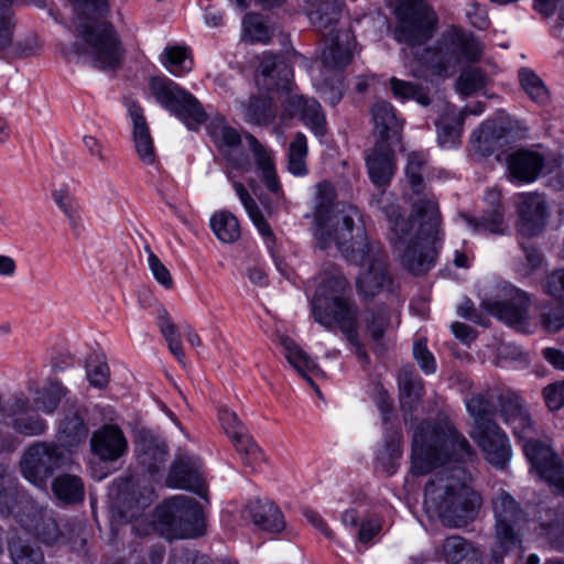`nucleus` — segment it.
<instances>
[{"label": "nucleus", "mask_w": 564, "mask_h": 564, "mask_svg": "<svg viewBox=\"0 0 564 564\" xmlns=\"http://www.w3.org/2000/svg\"><path fill=\"white\" fill-rule=\"evenodd\" d=\"M481 53V44L471 34L452 30L442 35L429 62L440 73H447L462 63L477 62Z\"/></svg>", "instance_id": "4468645a"}, {"label": "nucleus", "mask_w": 564, "mask_h": 564, "mask_svg": "<svg viewBox=\"0 0 564 564\" xmlns=\"http://www.w3.org/2000/svg\"><path fill=\"white\" fill-rule=\"evenodd\" d=\"M15 494V479L4 464H0V512L12 513Z\"/></svg>", "instance_id": "6e6d98bb"}, {"label": "nucleus", "mask_w": 564, "mask_h": 564, "mask_svg": "<svg viewBox=\"0 0 564 564\" xmlns=\"http://www.w3.org/2000/svg\"><path fill=\"white\" fill-rule=\"evenodd\" d=\"M398 383L401 408L405 413L412 412L423 397V380L412 368L403 367L398 375Z\"/></svg>", "instance_id": "e433bc0d"}, {"label": "nucleus", "mask_w": 564, "mask_h": 564, "mask_svg": "<svg viewBox=\"0 0 564 564\" xmlns=\"http://www.w3.org/2000/svg\"><path fill=\"white\" fill-rule=\"evenodd\" d=\"M89 434L88 426L79 411L66 413L61 420L56 437L61 447L69 449L85 444Z\"/></svg>", "instance_id": "f704fd0d"}, {"label": "nucleus", "mask_w": 564, "mask_h": 564, "mask_svg": "<svg viewBox=\"0 0 564 564\" xmlns=\"http://www.w3.org/2000/svg\"><path fill=\"white\" fill-rule=\"evenodd\" d=\"M338 239L336 248L347 261L367 267L357 278V289L362 296H375L390 283L386 256L379 243L369 240L365 226H358L355 236L345 229Z\"/></svg>", "instance_id": "0eeeda50"}, {"label": "nucleus", "mask_w": 564, "mask_h": 564, "mask_svg": "<svg viewBox=\"0 0 564 564\" xmlns=\"http://www.w3.org/2000/svg\"><path fill=\"white\" fill-rule=\"evenodd\" d=\"M162 65L174 76H181L191 72L193 61L187 56V51L182 46L166 47L161 55Z\"/></svg>", "instance_id": "de8ad7c7"}, {"label": "nucleus", "mask_w": 564, "mask_h": 564, "mask_svg": "<svg viewBox=\"0 0 564 564\" xmlns=\"http://www.w3.org/2000/svg\"><path fill=\"white\" fill-rule=\"evenodd\" d=\"M326 46L322 62L328 69H341L352 59L354 37L349 31H337L335 35L324 36Z\"/></svg>", "instance_id": "c85d7f7f"}, {"label": "nucleus", "mask_w": 564, "mask_h": 564, "mask_svg": "<svg viewBox=\"0 0 564 564\" xmlns=\"http://www.w3.org/2000/svg\"><path fill=\"white\" fill-rule=\"evenodd\" d=\"M128 111L133 123L132 142L138 159L142 164L153 166L158 162V155L143 110L140 105L131 101L128 104Z\"/></svg>", "instance_id": "5701e85b"}, {"label": "nucleus", "mask_w": 564, "mask_h": 564, "mask_svg": "<svg viewBox=\"0 0 564 564\" xmlns=\"http://www.w3.org/2000/svg\"><path fill=\"white\" fill-rule=\"evenodd\" d=\"M467 117V111L456 112L448 109L436 122L438 142L442 147H453L459 142L463 130V123Z\"/></svg>", "instance_id": "37998d69"}, {"label": "nucleus", "mask_w": 564, "mask_h": 564, "mask_svg": "<svg viewBox=\"0 0 564 564\" xmlns=\"http://www.w3.org/2000/svg\"><path fill=\"white\" fill-rule=\"evenodd\" d=\"M35 386V382H29L28 384L29 391L34 394L33 406L45 414H53L68 392L62 382L51 378L45 381L42 388Z\"/></svg>", "instance_id": "72a5a7b5"}, {"label": "nucleus", "mask_w": 564, "mask_h": 564, "mask_svg": "<svg viewBox=\"0 0 564 564\" xmlns=\"http://www.w3.org/2000/svg\"><path fill=\"white\" fill-rule=\"evenodd\" d=\"M200 467V460L195 456H177L167 474L166 485L171 488L192 491L206 499L207 490Z\"/></svg>", "instance_id": "a211bd4d"}, {"label": "nucleus", "mask_w": 564, "mask_h": 564, "mask_svg": "<svg viewBox=\"0 0 564 564\" xmlns=\"http://www.w3.org/2000/svg\"><path fill=\"white\" fill-rule=\"evenodd\" d=\"M480 506L481 497L468 486L467 474L459 466L438 470L425 486V511L446 527L465 525Z\"/></svg>", "instance_id": "7ed1b4c3"}, {"label": "nucleus", "mask_w": 564, "mask_h": 564, "mask_svg": "<svg viewBox=\"0 0 564 564\" xmlns=\"http://www.w3.org/2000/svg\"><path fill=\"white\" fill-rule=\"evenodd\" d=\"M207 132L219 151L226 155L232 169L243 170L248 165L246 156H231V153L241 144V135L237 129L227 123L224 117L212 118L207 124Z\"/></svg>", "instance_id": "4be33fe9"}, {"label": "nucleus", "mask_w": 564, "mask_h": 564, "mask_svg": "<svg viewBox=\"0 0 564 564\" xmlns=\"http://www.w3.org/2000/svg\"><path fill=\"white\" fill-rule=\"evenodd\" d=\"M505 129L496 121H486L471 134V142L478 151L490 154L503 138Z\"/></svg>", "instance_id": "49530a36"}, {"label": "nucleus", "mask_w": 564, "mask_h": 564, "mask_svg": "<svg viewBox=\"0 0 564 564\" xmlns=\"http://www.w3.org/2000/svg\"><path fill=\"white\" fill-rule=\"evenodd\" d=\"M496 398V393L491 390L477 392L466 398V409L473 419L470 430H480L489 426V424L497 423L494 420L497 412V405L495 403Z\"/></svg>", "instance_id": "2f4dec72"}, {"label": "nucleus", "mask_w": 564, "mask_h": 564, "mask_svg": "<svg viewBox=\"0 0 564 564\" xmlns=\"http://www.w3.org/2000/svg\"><path fill=\"white\" fill-rule=\"evenodd\" d=\"M138 462L150 474L158 473L165 464L167 448L165 443L150 431H140L135 442Z\"/></svg>", "instance_id": "a878e982"}, {"label": "nucleus", "mask_w": 564, "mask_h": 564, "mask_svg": "<svg viewBox=\"0 0 564 564\" xmlns=\"http://www.w3.org/2000/svg\"><path fill=\"white\" fill-rule=\"evenodd\" d=\"M498 399L500 415L514 436L523 442V453L532 469L564 497V467L550 446L533 438L534 424L521 399L511 392L500 394Z\"/></svg>", "instance_id": "423d86ee"}, {"label": "nucleus", "mask_w": 564, "mask_h": 564, "mask_svg": "<svg viewBox=\"0 0 564 564\" xmlns=\"http://www.w3.org/2000/svg\"><path fill=\"white\" fill-rule=\"evenodd\" d=\"M52 197L55 204L59 207V209L68 219L70 228L78 229L80 226L82 218L79 215L78 205L72 197L69 192L65 188L55 189L52 193Z\"/></svg>", "instance_id": "5fc2aeb1"}, {"label": "nucleus", "mask_w": 564, "mask_h": 564, "mask_svg": "<svg viewBox=\"0 0 564 564\" xmlns=\"http://www.w3.org/2000/svg\"><path fill=\"white\" fill-rule=\"evenodd\" d=\"M375 123L376 142L394 143L400 141L402 122L397 118L394 108L384 100L377 101L371 108Z\"/></svg>", "instance_id": "c756f323"}, {"label": "nucleus", "mask_w": 564, "mask_h": 564, "mask_svg": "<svg viewBox=\"0 0 564 564\" xmlns=\"http://www.w3.org/2000/svg\"><path fill=\"white\" fill-rule=\"evenodd\" d=\"M397 17L399 25L394 37L398 42L415 46L433 36L437 18L424 0H403L397 8Z\"/></svg>", "instance_id": "ddd939ff"}, {"label": "nucleus", "mask_w": 564, "mask_h": 564, "mask_svg": "<svg viewBox=\"0 0 564 564\" xmlns=\"http://www.w3.org/2000/svg\"><path fill=\"white\" fill-rule=\"evenodd\" d=\"M87 379L96 388H104L109 382V367L104 361H93L87 365Z\"/></svg>", "instance_id": "69168bd1"}, {"label": "nucleus", "mask_w": 564, "mask_h": 564, "mask_svg": "<svg viewBox=\"0 0 564 564\" xmlns=\"http://www.w3.org/2000/svg\"><path fill=\"white\" fill-rule=\"evenodd\" d=\"M293 69L291 64L281 55L264 53L259 66L258 84L267 90L281 91L282 102L289 117H302L310 99L293 94Z\"/></svg>", "instance_id": "9b49d317"}, {"label": "nucleus", "mask_w": 564, "mask_h": 564, "mask_svg": "<svg viewBox=\"0 0 564 564\" xmlns=\"http://www.w3.org/2000/svg\"><path fill=\"white\" fill-rule=\"evenodd\" d=\"M335 187L323 181L315 187L314 237L321 249H327L333 243L337 247L340 234L347 229L351 236L357 235V227L364 226L360 212L348 204H336Z\"/></svg>", "instance_id": "6e6552de"}, {"label": "nucleus", "mask_w": 564, "mask_h": 564, "mask_svg": "<svg viewBox=\"0 0 564 564\" xmlns=\"http://www.w3.org/2000/svg\"><path fill=\"white\" fill-rule=\"evenodd\" d=\"M544 167H546L544 156L533 150L520 149L507 159L509 177L521 183L535 181Z\"/></svg>", "instance_id": "b1692460"}, {"label": "nucleus", "mask_w": 564, "mask_h": 564, "mask_svg": "<svg viewBox=\"0 0 564 564\" xmlns=\"http://www.w3.org/2000/svg\"><path fill=\"white\" fill-rule=\"evenodd\" d=\"M391 91L400 100L415 99L420 105L427 106L430 98L421 87L405 80L392 77L390 79Z\"/></svg>", "instance_id": "4d7b16f0"}, {"label": "nucleus", "mask_w": 564, "mask_h": 564, "mask_svg": "<svg viewBox=\"0 0 564 564\" xmlns=\"http://www.w3.org/2000/svg\"><path fill=\"white\" fill-rule=\"evenodd\" d=\"M442 560L446 564H481L479 551L460 535H452L444 540Z\"/></svg>", "instance_id": "c9c22d12"}, {"label": "nucleus", "mask_w": 564, "mask_h": 564, "mask_svg": "<svg viewBox=\"0 0 564 564\" xmlns=\"http://www.w3.org/2000/svg\"><path fill=\"white\" fill-rule=\"evenodd\" d=\"M155 522L169 539H191L204 534L205 522L197 500L185 495L165 499L155 509Z\"/></svg>", "instance_id": "1a4fd4ad"}, {"label": "nucleus", "mask_w": 564, "mask_h": 564, "mask_svg": "<svg viewBox=\"0 0 564 564\" xmlns=\"http://www.w3.org/2000/svg\"><path fill=\"white\" fill-rule=\"evenodd\" d=\"M248 122L257 124H269L274 119V112L268 100L251 98L245 112Z\"/></svg>", "instance_id": "13d9d810"}, {"label": "nucleus", "mask_w": 564, "mask_h": 564, "mask_svg": "<svg viewBox=\"0 0 564 564\" xmlns=\"http://www.w3.org/2000/svg\"><path fill=\"white\" fill-rule=\"evenodd\" d=\"M228 178L232 183V187L239 197L242 206L245 207L249 218L253 223V225L259 230L260 235L267 239L273 238V232L270 227V225L264 219L262 212L260 207L258 206L257 202L253 199V197L249 194L245 185L238 181L234 180V175L230 171L227 172Z\"/></svg>", "instance_id": "79ce46f5"}, {"label": "nucleus", "mask_w": 564, "mask_h": 564, "mask_svg": "<svg viewBox=\"0 0 564 564\" xmlns=\"http://www.w3.org/2000/svg\"><path fill=\"white\" fill-rule=\"evenodd\" d=\"M246 141L254 155L256 164L261 172L267 188L272 193H279L281 186L276 178L271 154L252 134H246Z\"/></svg>", "instance_id": "ea45409f"}, {"label": "nucleus", "mask_w": 564, "mask_h": 564, "mask_svg": "<svg viewBox=\"0 0 564 564\" xmlns=\"http://www.w3.org/2000/svg\"><path fill=\"white\" fill-rule=\"evenodd\" d=\"M426 154L423 152H411L408 154V162L405 166V175L410 183L412 196L410 197L411 205L424 197H429L435 202L432 194L424 193L423 172L426 164Z\"/></svg>", "instance_id": "a19ab883"}, {"label": "nucleus", "mask_w": 564, "mask_h": 564, "mask_svg": "<svg viewBox=\"0 0 564 564\" xmlns=\"http://www.w3.org/2000/svg\"><path fill=\"white\" fill-rule=\"evenodd\" d=\"M52 491L64 503H77L85 497L83 480L75 475L62 474L52 481Z\"/></svg>", "instance_id": "c03bdc74"}, {"label": "nucleus", "mask_w": 564, "mask_h": 564, "mask_svg": "<svg viewBox=\"0 0 564 564\" xmlns=\"http://www.w3.org/2000/svg\"><path fill=\"white\" fill-rule=\"evenodd\" d=\"M311 312L315 322L327 330L338 327L356 348L358 358L368 362L358 335L359 310L350 296L349 282L337 269L318 275Z\"/></svg>", "instance_id": "f03ea898"}, {"label": "nucleus", "mask_w": 564, "mask_h": 564, "mask_svg": "<svg viewBox=\"0 0 564 564\" xmlns=\"http://www.w3.org/2000/svg\"><path fill=\"white\" fill-rule=\"evenodd\" d=\"M144 252L148 256V267L155 281L159 284H161L164 289L171 290L174 285V281L169 269L160 260V258L152 251L149 245L144 246Z\"/></svg>", "instance_id": "052dcab7"}, {"label": "nucleus", "mask_w": 564, "mask_h": 564, "mask_svg": "<svg viewBox=\"0 0 564 564\" xmlns=\"http://www.w3.org/2000/svg\"><path fill=\"white\" fill-rule=\"evenodd\" d=\"M546 406L551 411H558L564 406V380L546 386L543 389Z\"/></svg>", "instance_id": "338daca9"}, {"label": "nucleus", "mask_w": 564, "mask_h": 564, "mask_svg": "<svg viewBox=\"0 0 564 564\" xmlns=\"http://www.w3.org/2000/svg\"><path fill=\"white\" fill-rule=\"evenodd\" d=\"M65 451L53 442H35L22 455L20 468L23 477L36 487H43L53 473L66 465Z\"/></svg>", "instance_id": "2eb2a0df"}, {"label": "nucleus", "mask_w": 564, "mask_h": 564, "mask_svg": "<svg viewBox=\"0 0 564 564\" xmlns=\"http://www.w3.org/2000/svg\"><path fill=\"white\" fill-rule=\"evenodd\" d=\"M484 308L506 324H519L527 317L528 301L525 295L516 290L511 297L505 301L486 300L482 302Z\"/></svg>", "instance_id": "7c9ffc66"}, {"label": "nucleus", "mask_w": 564, "mask_h": 564, "mask_svg": "<svg viewBox=\"0 0 564 564\" xmlns=\"http://www.w3.org/2000/svg\"><path fill=\"white\" fill-rule=\"evenodd\" d=\"M495 517V544L491 562L501 564L505 556L522 546L521 530L525 514L516 499L506 490H499L492 498Z\"/></svg>", "instance_id": "9d476101"}, {"label": "nucleus", "mask_w": 564, "mask_h": 564, "mask_svg": "<svg viewBox=\"0 0 564 564\" xmlns=\"http://www.w3.org/2000/svg\"><path fill=\"white\" fill-rule=\"evenodd\" d=\"M19 524L45 544H54L61 536L52 513L32 501H24L17 513Z\"/></svg>", "instance_id": "f3484780"}, {"label": "nucleus", "mask_w": 564, "mask_h": 564, "mask_svg": "<svg viewBox=\"0 0 564 564\" xmlns=\"http://www.w3.org/2000/svg\"><path fill=\"white\" fill-rule=\"evenodd\" d=\"M9 553L13 564H43L44 555L39 546L20 539L9 544Z\"/></svg>", "instance_id": "603ef678"}, {"label": "nucleus", "mask_w": 564, "mask_h": 564, "mask_svg": "<svg viewBox=\"0 0 564 564\" xmlns=\"http://www.w3.org/2000/svg\"><path fill=\"white\" fill-rule=\"evenodd\" d=\"M149 88L155 100L176 115L188 129L196 130L206 121L207 115L200 102L188 91L165 76H154Z\"/></svg>", "instance_id": "f8f14e48"}, {"label": "nucleus", "mask_w": 564, "mask_h": 564, "mask_svg": "<svg viewBox=\"0 0 564 564\" xmlns=\"http://www.w3.org/2000/svg\"><path fill=\"white\" fill-rule=\"evenodd\" d=\"M307 142L302 132H297L289 147L288 169L294 175H304L306 169Z\"/></svg>", "instance_id": "09e8293b"}, {"label": "nucleus", "mask_w": 564, "mask_h": 564, "mask_svg": "<svg viewBox=\"0 0 564 564\" xmlns=\"http://www.w3.org/2000/svg\"><path fill=\"white\" fill-rule=\"evenodd\" d=\"M469 436L490 465L498 469L506 468L512 457V448L508 435L498 423L480 430H470Z\"/></svg>", "instance_id": "dca6fc26"}, {"label": "nucleus", "mask_w": 564, "mask_h": 564, "mask_svg": "<svg viewBox=\"0 0 564 564\" xmlns=\"http://www.w3.org/2000/svg\"><path fill=\"white\" fill-rule=\"evenodd\" d=\"M68 1L73 12L72 22L84 42L85 53L96 67L116 68L123 51L113 26L107 22L110 11L108 0Z\"/></svg>", "instance_id": "20e7f679"}, {"label": "nucleus", "mask_w": 564, "mask_h": 564, "mask_svg": "<svg viewBox=\"0 0 564 564\" xmlns=\"http://www.w3.org/2000/svg\"><path fill=\"white\" fill-rule=\"evenodd\" d=\"M341 15V6L337 0H319L308 13L312 24L323 36L335 35V25Z\"/></svg>", "instance_id": "4c0bfd02"}, {"label": "nucleus", "mask_w": 564, "mask_h": 564, "mask_svg": "<svg viewBox=\"0 0 564 564\" xmlns=\"http://www.w3.org/2000/svg\"><path fill=\"white\" fill-rule=\"evenodd\" d=\"M389 326V316L386 310L369 311L366 316V330L376 344H380Z\"/></svg>", "instance_id": "680f3d73"}, {"label": "nucleus", "mask_w": 564, "mask_h": 564, "mask_svg": "<svg viewBox=\"0 0 564 564\" xmlns=\"http://www.w3.org/2000/svg\"><path fill=\"white\" fill-rule=\"evenodd\" d=\"M243 37L253 42H267L269 40V31L264 25L261 17L256 13H247L242 20Z\"/></svg>", "instance_id": "bf43d9fd"}, {"label": "nucleus", "mask_w": 564, "mask_h": 564, "mask_svg": "<svg viewBox=\"0 0 564 564\" xmlns=\"http://www.w3.org/2000/svg\"><path fill=\"white\" fill-rule=\"evenodd\" d=\"M32 400L24 393L14 394L6 408L7 416L11 417L12 429L26 436H39L47 430V423L34 411Z\"/></svg>", "instance_id": "6ab92c4d"}, {"label": "nucleus", "mask_w": 564, "mask_h": 564, "mask_svg": "<svg viewBox=\"0 0 564 564\" xmlns=\"http://www.w3.org/2000/svg\"><path fill=\"white\" fill-rule=\"evenodd\" d=\"M475 455L467 438L449 421H422L412 436L414 475H425L447 460L465 462Z\"/></svg>", "instance_id": "39448f33"}, {"label": "nucleus", "mask_w": 564, "mask_h": 564, "mask_svg": "<svg viewBox=\"0 0 564 564\" xmlns=\"http://www.w3.org/2000/svg\"><path fill=\"white\" fill-rule=\"evenodd\" d=\"M285 350V358L296 372L304 378L310 384L314 386L312 376L323 373L315 360L299 347L290 337L283 336L280 339Z\"/></svg>", "instance_id": "58836bf2"}, {"label": "nucleus", "mask_w": 564, "mask_h": 564, "mask_svg": "<svg viewBox=\"0 0 564 564\" xmlns=\"http://www.w3.org/2000/svg\"><path fill=\"white\" fill-rule=\"evenodd\" d=\"M544 290L556 299L564 297V269L554 270L546 275Z\"/></svg>", "instance_id": "774afa93"}, {"label": "nucleus", "mask_w": 564, "mask_h": 564, "mask_svg": "<svg viewBox=\"0 0 564 564\" xmlns=\"http://www.w3.org/2000/svg\"><path fill=\"white\" fill-rule=\"evenodd\" d=\"M216 238L224 243H232L240 238V225L237 217L229 210L214 213L209 220Z\"/></svg>", "instance_id": "a18cd8bd"}, {"label": "nucleus", "mask_w": 564, "mask_h": 564, "mask_svg": "<svg viewBox=\"0 0 564 564\" xmlns=\"http://www.w3.org/2000/svg\"><path fill=\"white\" fill-rule=\"evenodd\" d=\"M388 203L389 197L384 192L376 199L377 207L386 213L389 220L394 252L409 272L425 274L434 267L436 259L433 245L441 224L437 203L429 197L415 202L409 218L400 216L399 206Z\"/></svg>", "instance_id": "f257e3e1"}, {"label": "nucleus", "mask_w": 564, "mask_h": 564, "mask_svg": "<svg viewBox=\"0 0 564 564\" xmlns=\"http://www.w3.org/2000/svg\"><path fill=\"white\" fill-rule=\"evenodd\" d=\"M391 144L376 142L367 155V169L371 182L377 187L387 186L395 172V161Z\"/></svg>", "instance_id": "bb28decb"}, {"label": "nucleus", "mask_w": 564, "mask_h": 564, "mask_svg": "<svg viewBox=\"0 0 564 564\" xmlns=\"http://www.w3.org/2000/svg\"><path fill=\"white\" fill-rule=\"evenodd\" d=\"M301 119L316 135L326 133V118L318 101L310 99Z\"/></svg>", "instance_id": "e2e57ef3"}, {"label": "nucleus", "mask_w": 564, "mask_h": 564, "mask_svg": "<svg viewBox=\"0 0 564 564\" xmlns=\"http://www.w3.org/2000/svg\"><path fill=\"white\" fill-rule=\"evenodd\" d=\"M519 80L527 95L535 102L545 105L550 100V94L542 79L531 69L521 68Z\"/></svg>", "instance_id": "3c124183"}, {"label": "nucleus", "mask_w": 564, "mask_h": 564, "mask_svg": "<svg viewBox=\"0 0 564 564\" xmlns=\"http://www.w3.org/2000/svg\"><path fill=\"white\" fill-rule=\"evenodd\" d=\"M158 325L161 334L165 338L170 351L184 365L185 354L183 351L182 341L175 324L172 322L166 310H162L158 316Z\"/></svg>", "instance_id": "8fccbe9b"}, {"label": "nucleus", "mask_w": 564, "mask_h": 564, "mask_svg": "<svg viewBox=\"0 0 564 564\" xmlns=\"http://www.w3.org/2000/svg\"><path fill=\"white\" fill-rule=\"evenodd\" d=\"M91 449L102 460L113 462L128 449L122 431L116 425H105L91 436Z\"/></svg>", "instance_id": "393cba45"}, {"label": "nucleus", "mask_w": 564, "mask_h": 564, "mask_svg": "<svg viewBox=\"0 0 564 564\" xmlns=\"http://www.w3.org/2000/svg\"><path fill=\"white\" fill-rule=\"evenodd\" d=\"M518 215L517 229L521 236L534 237L540 235L545 228L549 217L545 199L535 193L521 195Z\"/></svg>", "instance_id": "412c9836"}, {"label": "nucleus", "mask_w": 564, "mask_h": 564, "mask_svg": "<svg viewBox=\"0 0 564 564\" xmlns=\"http://www.w3.org/2000/svg\"><path fill=\"white\" fill-rule=\"evenodd\" d=\"M219 421L227 435L234 442L243 464L254 468L262 460V451L246 433V429L237 414L228 409H221Z\"/></svg>", "instance_id": "aec40b11"}, {"label": "nucleus", "mask_w": 564, "mask_h": 564, "mask_svg": "<svg viewBox=\"0 0 564 564\" xmlns=\"http://www.w3.org/2000/svg\"><path fill=\"white\" fill-rule=\"evenodd\" d=\"M487 80L488 78L484 70L477 67H469L460 73L456 79L455 87L460 95L467 97L485 88Z\"/></svg>", "instance_id": "864d4df0"}, {"label": "nucleus", "mask_w": 564, "mask_h": 564, "mask_svg": "<svg viewBox=\"0 0 564 564\" xmlns=\"http://www.w3.org/2000/svg\"><path fill=\"white\" fill-rule=\"evenodd\" d=\"M147 507L145 500L134 499L122 495L116 502V510L118 511L121 519L127 521L139 520L142 516L143 509Z\"/></svg>", "instance_id": "0e129e2a"}, {"label": "nucleus", "mask_w": 564, "mask_h": 564, "mask_svg": "<svg viewBox=\"0 0 564 564\" xmlns=\"http://www.w3.org/2000/svg\"><path fill=\"white\" fill-rule=\"evenodd\" d=\"M486 200L491 205V209L484 212L479 218L464 216L465 221L476 234L503 235L506 232L507 225L505 223L503 209L500 203V192L497 189H489L486 194Z\"/></svg>", "instance_id": "cd10ccee"}, {"label": "nucleus", "mask_w": 564, "mask_h": 564, "mask_svg": "<svg viewBox=\"0 0 564 564\" xmlns=\"http://www.w3.org/2000/svg\"><path fill=\"white\" fill-rule=\"evenodd\" d=\"M248 513L260 530L278 533L285 527L281 510L269 500H254L248 505Z\"/></svg>", "instance_id": "473e14b6"}]
</instances>
